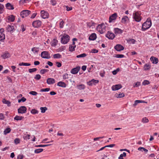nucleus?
Returning a JSON list of instances; mask_svg holds the SVG:
<instances>
[{"label": "nucleus", "instance_id": "f257e3e1", "mask_svg": "<svg viewBox=\"0 0 159 159\" xmlns=\"http://www.w3.org/2000/svg\"><path fill=\"white\" fill-rule=\"evenodd\" d=\"M152 25V22L150 18H148L146 22L142 25V30L144 31L149 28Z\"/></svg>", "mask_w": 159, "mask_h": 159}, {"label": "nucleus", "instance_id": "f03ea898", "mask_svg": "<svg viewBox=\"0 0 159 159\" xmlns=\"http://www.w3.org/2000/svg\"><path fill=\"white\" fill-rule=\"evenodd\" d=\"M141 12L140 11H134L133 13V18L137 22H139L142 19Z\"/></svg>", "mask_w": 159, "mask_h": 159}, {"label": "nucleus", "instance_id": "7ed1b4c3", "mask_svg": "<svg viewBox=\"0 0 159 159\" xmlns=\"http://www.w3.org/2000/svg\"><path fill=\"white\" fill-rule=\"evenodd\" d=\"M106 26L104 23L99 25L97 27V30L100 34H102L106 31Z\"/></svg>", "mask_w": 159, "mask_h": 159}, {"label": "nucleus", "instance_id": "20e7f679", "mask_svg": "<svg viewBox=\"0 0 159 159\" xmlns=\"http://www.w3.org/2000/svg\"><path fill=\"white\" fill-rule=\"evenodd\" d=\"M61 36V41L62 43L65 44L69 41L70 38L68 35L65 34Z\"/></svg>", "mask_w": 159, "mask_h": 159}, {"label": "nucleus", "instance_id": "39448f33", "mask_svg": "<svg viewBox=\"0 0 159 159\" xmlns=\"http://www.w3.org/2000/svg\"><path fill=\"white\" fill-rule=\"evenodd\" d=\"M41 56L42 58H43L48 59L51 58L50 54L47 51L42 52L41 53Z\"/></svg>", "mask_w": 159, "mask_h": 159}, {"label": "nucleus", "instance_id": "423d86ee", "mask_svg": "<svg viewBox=\"0 0 159 159\" xmlns=\"http://www.w3.org/2000/svg\"><path fill=\"white\" fill-rule=\"evenodd\" d=\"M31 11L28 10H24L20 12L21 16L24 18L28 16L30 14Z\"/></svg>", "mask_w": 159, "mask_h": 159}, {"label": "nucleus", "instance_id": "0eeeda50", "mask_svg": "<svg viewBox=\"0 0 159 159\" xmlns=\"http://www.w3.org/2000/svg\"><path fill=\"white\" fill-rule=\"evenodd\" d=\"M114 34L112 32L108 31L106 34V37L109 39H113L115 37Z\"/></svg>", "mask_w": 159, "mask_h": 159}, {"label": "nucleus", "instance_id": "6e6552de", "mask_svg": "<svg viewBox=\"0 0 159 159\" xmlns=\"http://www.w3.org/2000/svg\"><path fill=\"white\" fill-rule=\"evenodd\" d=\"M27 108L25 106H21L18 109V112L19 113L23 114L26 112Z\"/></svg>", "mask_w": 159, "mask_h": 159}, {"label": "nucleus", "instance_id": "1a4fd4ad", "mask_svg": "<svg viewBox=\"0 0 159 159\" xmlns=\"http://www.w3.org/2000/svg\"><path fill=\"white\" fill-rule=\"evenodd\" d=\"M41 22L40 20H36L33 22L32 25L35 28H38L41 25Z\"/></svg>", "mask_w": 159, "mask_h": 159}, {"label": "nucleus", "instance_id": "9d476101", "mask_svg": "<svg viewBox=\"0 0 159 159\" xmlns=\"http://www.w3.org/2000/svg\"><path fill=\"white\" fill-rule=\"evenodd\" d=\"M41 16L42 18L43 19H46L48 18V14L46 11H41Z\"/></svg>", "mask_w": 159, "mask_h": 159}, {"label": "nucleus", "instance_id": "9b49d317", "mask_svg": "<svg viewBox=\"0 0 159 159\" xmlns=\"http://www.w3.org/2000/svg\"><path fill=\"white\" fill-rule=\"evenodd\" d=\"M117 16V13H115L110 16L109 18V22H111L113 20H115Z\"/></svg>", "mask_w": 159, "mask_h": 159}, {"label": "nucleus", "instance_id": "f8f14e48", "mask_svg": "<svg viewBox=\"0 0 159 159\" xmlns=\"http://www.w3.org/2000/svg\"><path fill=\"white\" fill-rule=\"evenodd\" d=\"M80 69V66H77L76 67L72 69L70 71V72L72 74H75L78 73Z\"/></svg>", "mask_w": 159, "mask_h": 159}, {"label": "nucleus", "instance_id": "ddd939ff", "mask_svg": "<svg viewBox=\"0 0 159 159\" xmlns=\"http://www.w3.org/2000/svg\"><path fill=\"white\" fill-rule=\"evenodd\" d=\"M113 31L116 35L121 34L123 32L122 30L118 28H114L113 30Z\"/></svg>", "mask_w": 159, "mask_h": 159}, {"label": "nucleus", "instance_id": "4468645a", "mask_svg": "<svg viewBox=\"0 0 159 159\" xmlns=\"http://www.w3.org/2000/svg\"><path fill=\"white\" fill-rule=\"evenodd\" d=\"M99 81L94 79L92 80L91 81L87 82V84L89 86H92L95 85L96 84L98 83Z\"/></svg>", "mask_w": 159, "mask_h": 159}, {"label": "nucleus", "instance_id": "2eb2a0df", "mask_svg": "<svg viewBox=\"0 0 159 159\" xmlns=\"http://www.w3.org/2000/svg\"><path fill=\"white\" fill-rule=\"evenodd\" d=\"M115 49L118 51H120L123 50L124 49V47L122 45L117 44L114 47Z\"/></svg>", "mask_w": 159, "mask_h": 159}, {"label": "nucleus", "instance_id": "dca6fc26", "mask_svg": "<svg viewBox=\"0 0 159 159\" xmlns=\"http://www.w3.org/2000/svg\"><path fill=\"white\" fill-rule=\"evenodd\" d=\"M122 86L120 84H117L115 85H113L112 86L111 89L112 90L115 91L119 90L121 88Z\"/></svg>", "mask_w": 159, "mask_h": 159}, {"label": "nucleus", "instance_id": "f3484780", "mask_svg": "<svg viewBox=\"0 0 159 159\" xmlns=\"http://www.w3.org/2000/svg\"><path fill=\"white\" fill-rule=\"evenodd\" d=\"M47 83L49 84H53L55 83V80L53 78H48L47 80Z\"/></svg>", "mask_w": 159, "mask_h": 159}, {"label": "nucleus", "instance_id": "a211bd4d", "mask_svg": "<svg viewBox=\"0 0 159 159\" xmlns=\"http://www.w3.org/2000/svg\"><path fill=\"white\" fill-rule=\"evenodd\" d=\"M1 57L3 59H6L10 57V55L7 52H6L2 55Z\"/></svg>", "mask_w": 159, "mask_h": 159}, {"label": "nucleus", "instance_id": "6ab92c4d", "mask_svg": "<svg viewBox=\"0 0 159 159\" xmlns=\"http://www.w3.org/2000/svg\"><path fill=\"white\" fill-rule=\"evenodd\" d=\"M39 48L34 47L32 48L31 51L34 54H38V52L39 51Z\"/></svg>", "mask_w": 159, "mask_h": 159}, {"label": "nucleus", "instance_id": "aec40b11", "mask_svg": "<svg viewBox=\"0 0 159 159\" xmlns=\"http://www.w3.org/2000/svg\"><path fill=\"white\" fill-rule=\"evenodd\" d=\"M96 35L95 33H93L89 37V39L90 40H94L96 38Z\"/></svg>", "mask_w": 159, "mask_h": 159}, {"label": "nucleus", "instance_id": "412c9836", "mask_svg": "<svg viewBox=\"0 0 159 159\" xmlns=\"http://www.w3.org/2000/svg\"><path fill=\"white\" fill-rule=\"evenodd\" d=\"M27 133V132L24 133L23 136V137L24 139L26 140L29 139H30V134H28Z\"/></svg>", "mask_w": 159, "mask_h": 159}, {"label": "nucleus", "instance_id": "4be33fe9", "mask_svg": "<svg viewBox=\"0 0 159 159\" xmlns=\"http://www.w3.org/2000/svg\"><path fill=\"white\" fill-rule=\"evenodd\" d=\"M77 89L80 90H84L85 88V85L83 84H81L77 85Z\"/></svg>", "mask_w": 159, "mask_h": 159}, {"label": "nucleus", "instance_id": "5701e85b", "mask_svg": "<svg viewBox=\"0 0 159 159\" xmlns=\"http://www.w3.org/2000/svg\"><path fill=\"white\" fill-rule=\"evenodd\" d=\"M128 20L129 18L127 16H124L122 18L121 20V22L123 24H125Z\"/></svg>", "mask_w": 159, "mask_h": 159}, {"label": "nucleus", "instance_id": "b1692460", "mask_svg": "<svg viewBox=\"0 0 159 159\" xmlns=\"http://www.w3.org/2000/svg\"><path fill=\"white\" fill-rule=\"evenodd\" d=\"M6 7L7 9L9 10H13L14 9L13 5L9 3L6 4Z\"/></svg>", "mask_w": 159, "mask_h": 159}, {"label": "nucleus", "instance_id": "393cba45", "mask_svg": "<svg viewBox=\"0 0 159 159\" xmlns=\"http://www.w3.org/2000/svg\"><path fill=\"white\" fill-rule=\"evenodd\" d=\"M57 85L58 86L63 88H65L66 86L65 83L64 82L62 81H60L58 82L57 84Z\"/></svg>", "mask_w": 159, "mask_h": 159}, {"label": "nucleus", "instance_id": "a878e982", "mask_svg": "<svg viewBox=\"0 0 159 159\" xmlns=\"http://www.w3.org/2000/svg\"><path fill=\"white\" fill-rule=\"evenodd\" d=\"M14 29L13 26L8 25L7 27V30L8 32H11L13 31Z\"/></svg>", "mask_w": 159, "mask_h": 159}, {"label": "nucleus", "instance_id": "bb28decb", "mask_svg": "<svg viewBox=\"0 0 159 159\" xmlns=\"http://www.w3.org/2000/svg\"><path fill=\"white\" fill-rule=\"evenodd\" d=\"M115 96L117 98H121L125 96V94L123 93H116L115 94Z\"/></svg>", "mask_w": 159, "mask_h": 159}, {"label": "nucleus", "instance_id": "cd10ccee", "mask_svg": "<svg viewBox=\"0 0 159 159\" xmlns=\"http://www.w3.org/2000/svg\"><path fill=\"white\" fill-rule=\"evenodd\" d=\"M76 45L74 44H72L69 46V50L70 51H73L75 50Z\"/></svg>", "mask_w": 159, "mask_h": 159}, {"label": "nucleus", "instance_id": "c85d7f7f", "mask_svg": "<svg viewBox=\"0 0 159 159\" xmlns=\"http://www.w3.org/2000/svg\"><path fill=\"white\" fill-rule=\"evenodd\" d=\"M2 102L3 103L7 104V106L8 107L11 106V102L9 101L6 100L5 99H3Z\"/></svg>", "mask_w": 159, "mask_h": 159}, {"label": "nucleus", "instance_id": "c756f323", "mask_svg": "<svg viewBox=\"0 0 159 159\" xmlns=\"http://www.w3.org/2000/svg\"><path fill=\"white\" fill-rule=\"evenodd\" d=\"M151 68V65L149 64H146L145 65L144 69L145 70H149Z\"/></svg>", "mask_w": 159, "mask_h": 159}, {"label": "nucleus", "instance_id": "7c9ffc66", "mask_svg": "<svg viewBox=\"0 0 159 159\" xmlns=\"http://www.w3.org/2000/svg\"><path fill=\"white\" fill-rule=\"evenodd\" d=\"M5 34L1 33L0 34V41H3L5 39Z\"/></svg>", "mask_w": 159, "mask_h": 159}, {"label": "nucleus", "instance_id": "2f4dec72", "mask_svg": "<svg viewBox=\"0 0 159 159\" xmlns=\"http://www.w3.org/2000/svg\"><path fill=\"white\" fill-rule=\"evenodd\" d=\"M144 101L141 100H136L134 101V103L133 104L134 106H136L139 103H144Z\"/></svg>", "mask_w": 159, "mask_h": 159}, {"label": "nucleus", "instance_id": "473e14b6", "mask_svg": "<svg viewBox=\"0 0 159 159\" xmlns=\"http://www.w3.org/2000/svg\"><path fill=\"white\" fill-rule=\"evenodd\" d=\"M8 20L11 22H13L15 20L14 16L13 15H11L8 17Z\"/></svg>", "mask_w": 159, "mask_h": 159}, {"label": "nucleus", "instance_id": "72a5a7b5", "mask_svg": "<svg viewBox=\"0 0 159 159\" xmlns=\"http://www.w3.org/2000/svg\"><path fill=\"white\" fill-rule=\"evenodd\" d=\"M54 59H60L61 58V55L59 53L55 54L53 55Z\"/></svg>", "mask_w": 159, "mask_h": 159}, {"label": "nucleus", "instance_id": "f704fd0d", "mask_svg": "<svg viewBox=\"0 0 159 159\" xmlns=\"http://www.w3.org/2000/svg\"><path fill=\"white\" fill-rule=\"evenodd\" d=\"M87 26L89 28H90L91 27L93 28V26H94V25H95V24L93 22H90L87 23Z\"/></svg>", "mask_w": 159, "mask_h": 159}, {"label": "nucleus", "instance_id": "c9c22d12", "mask_svg": "<svg viewBox=\"0 0 159 159\" xmlns=\"http://www.w3.org/2000/svg\"><path fill=\"white\" fill-rule=\"evenodd\" d=\"M58 43V41L57 39H53L52 42V46H55L57 45Z\"/></svg>", "mask_w": 159, "mask_h": 159}, {"label": "nucleus", "instance_id": "e433bc0d", "mask_svg": "<svg viewBox=\"0 0 159 159\" xmlns=\"http://www.w3.org/2000/svg\"><path fill=\"white\" fill-rule=\"evenodd\" d=\"M24 118V117L23 116H16L14 117V119L15 120H22V119Z\"/></svg>", "mask_w": 159, "mask_h": 159}, {"label": "nucleus", "instance_id": "4c0bfd02", "mask_svg": "<svg viewBox=\"0 0 159 159\" xmlns=\"http://www.w3.org/2000/svg\"><path fill=\"white\" fill-rule=\"evenodd\" d=\"M19 65L20 66H29L30 65V64L27 63L21 62L19 63Z\"/></svg>", "mask_w": 159, "mask_h": 159}, {"label": "nucleus", "instance_id": "58836bf2", "mask_svg": "<svg viewBox=\"0 0 159 159\" xmlns=\"http://www.w3.org/2000/svg\"><path fill=\"white\" fill-rule=\"evenodd\" d=\"M43 151V149L42 148H39L35 149L34 151V152L35 153H39L42 152Z\"/></svg>", "mask_w": 159, "mask_h": 159}, {"label": "nucleus", "instance_id": "ea45409f", "mask_svg": "<svg viewBox=\"0 0 159 159\" xmlns=\"http://www.w3.org/2000/svg\"><path fill=\"white\" fill-rule=\"evenodd\" d=\"M113 57L116 58H121L123 57L124 56L123 54H115Z\"/></svg>", "mask_w": 159, "mask_h": 159}, {"label": "nucleus", "instance_id": "a19ab883", "mask_svg": "<svg viewBox=\"0 0 159 159\" xmlns=\"http://www.w3.org/2000/svg\"><path fill=\"white\" fill-rule=\"evenodd\" d=\"M126 156V153L125 152H123L122 154H121L118 157V159H124L123 157H125Z\"/></svg>", "mask_w": 159, "mask_h": 159}, {"label": "nucleus", "instance_id": "79ce46f5", "mask_svg": "<svg viewBox=\"0 0 159 159\" xmlns=\"http://www.w3.org/2000/svg\"><path fill=\"white\" fill-rule=\"evenodd\" d=\"M49 70L46 69H43L40 70V73L41 74H43L45 73L48 72Z\"/></svg>", "mask_w": 159, "mask_h": 159}, {"label": "nucleus", "instance_id": "37998d69", "mask_svg": "<svg viewBox=\"0 0 159 159\" xmlns=\"http://www.w3.org/2000/svg\"><path fill=\"white\" fill-rule=\"evenodd\" d=\"M51 144H46V145H42L40 144L37 145L35 146V147H47L50 145H51Z\"/></svg>", "mask_w": 159, "mask_h": 159}, {"label": "nucleus", "instance_id": "c03bdc74", "mask_svg": "<svg viewBox=\"0 0 159 159\" xmlns=\"http://www.w3.org/2000/svg\"><path fill=\"white\" fill-rule=\"evenodd\" d=\"M11 129L10 128H7L4 131V134H6L9 133L11 131Z\"/></svg>", "mask_w": 159, "mask_h": 159}, {"label": "nucleus", "instance_id": "a18cd8bd", "mask_svg": "<svg viewBox=\"0 0 159 159\" xmlns=\"http://www.w3.org/2000/svg\"><path fill=\"white\" fill-rule=\"evenodd\" d=\"M40 109L41 110V112L42 113H44L47 110V108L46 107H41Z\"/></svg>", "mask_w": 159, "mask_h": 159}, {"label": "nucleus", "instance_id": "49530a36", "mask_svg": "<svg viewBox=\"0 0 159 159\" xmlns=\"http://www.w3.org/2000/svg\"><path fill=\"white\" fill-rule=\"evenodd\" d=\"M87 56V55L84 53H82V54L77 55L76 56V57L77 58H79V57H85Z\"/></svg>", "mask_w": 159, "mask_h": 159}, {"label": "nucleus", "instance_id": "de8ad7c7", "mask_svg": "<svg viewBox=\"0 0 159 159\" xmlns=\"http://www.w3.org/2000/svg\"><path fill=\"white\" fill-rule=\"evenodd\" d=\"M14 143L16 144H17L20 142V140L19 138H16L14 140Z\"/></svg>", "mask_w": 159, "mask_h": 159}, {"label": "nucleus", "instance_id": "09e8293b", "mask_svg": "<svg viewBox=\"0 0 159 159\" xmlns=\"http://www.w3.org/2000/svg\"><path fill=\"white\" fill-rule=\"evenodd\" d=\"M37 70V69L36 68H33L32 69H29V72L30 73H32L34 72Z\"/></svg>", "mask_w": 159, "mask_h": 159}, {"label": "nucleus", "instance_id": "8fccbe9b", "mask_svg": "<svg viewBox=\"0 0 159 159\" xmlns=\"http://www.w3.org/2000/svg\"><path fill=\"white\" fill-rule=\"evenodd\" d=\"M61 21L59 24V26L60 28H63L64 26V22L62 20H61Z\"/></svg>", "mask_w": 159, "mask_h": 159}, {"label": "nucleus", "instance_id": "3c124183", "mask_svg": "<svg viewBox=\"0 0 159 159\" xmlns=\"http://www.w3.org/2000/svg\"><path fill=\"white\" fill-rule=\"evenodd\" d=\"M63 78L64 79H66L69 78V75L67 73H65L63 75Z\"/></svg>", "mask_w": 159, "mask_h": 159}, {"label": "nucleus", "instance_id": "603ef678", "mask_svg": "<svg viewBox=\"0 0 159 159\" xmlns=\"http://www.w3.org/2000/svg\"><path fill=\"white\" fill-rule=\"evenodd\" d=\"M31 112L33 114H38V111L35 109H33L31 110Z\"/></svg>", "mask_w": 159, "mask_h": 159}, {"label": "nucleus", "instance_id": "864d4df0", "mask_svg": "<svg viewBox=\"0 0 159 159\" xmlns=\"http://www.w3.org/2000/svg\"><path fill=\"white\" fill-rule=\"evenodd\" d=\"M4 7V6L2 4L0 3V13H2V11Z\"/></svg>", "mask_w": 159, "mask_h": 159}, {"label": "nucleus", "instance_id": "5fc2aeb1", "mask_svg": "<svg viewBox=\"0 0 159 159\" xmlns=\"http://www.w3.org/2000/svg\"><path fill=\"white\" fill-rule=\"evenodd\" d=\"M50 90V88H47L45 89H42L40 90V92H48Z\"/></svg>", "mask_w": 159, "mask_h": 159}, {"label": "nucleus", "instance_id": "6e6d98bb", "mask_svg": "<svg viewBox=\"0 0 159 159\" xmlns=\"http://www.w3.org/2000/svg\"><path fill=\"white\" fill-rule=\"evenodd\" d=\"M142 121L143 123H146L148 122V120L146 118L144 117L142 119Z\"/></svg>", "mask_w": 159, "mask_h": 159}, {"label": "nucleus", "instance_id": "4d7b16f0", "mask_svg": "<svg viewBox=\"0 0 159 159\" xmlns=\"http://www.w3.org/2000/svg\"><path fill=\"white\" fill-rule=\"evenodd\" d=\"M29 93L34 96L38 94V93L34 91H31L29 92Z\"/></svg>", "mask_w": 159, "mask_h": 159}, {"label": "nucleus", "instance_id": "13d9d810", "mask_svg": "<svg viewBox=\"0 0 159 159\" xmlns=\"http://www.w3.org/2000/svg\"><path fill=\"white\" fill-rule=\"evenodd\" d=\"M150 83L147 80H144L143 82V84L144 85H148Z\"/></svg>", "mask_w": 159, "mask_h": 159}, {"label": "nucleus", "instance_id": "bf43d9fd", "mask_svg": "<svg viewBox=\"0 0 159 159\" xmlns=\"http://www.w3.org/2000/svg\"><path fill=\"white\" fill-rule=\"evenodd\" d=\"M50 3L52 5L55 6L56 4V0H51Z\"/></svg>", "mask_w": 159, "mask_h": 159}, {"label": "nucleus", "instance_id": "052dcab7", "mask_svg": "<svg viewBox=\"0 0 159 159\" xmlns=\"http://www.w3.org/2000/svg\"><path fill=\"white\" fill-rule=\"evenodd\" d=\"M41 76L39 75H36L34 77V79L37 80H39L41 78Z\"/></svg>", "mask_w": 159, "mask_h": 159}, {"label": "nucleus", "instance_id": "680f3d73", "mask_svg": "<svg viewBox=\"0 0 159 159\" xmlns=\"http://www.w3.org/2000/svg\"><path fill=\"white\" fill-rule=\"evenodd\" d=\"M135 41H136L134 39H130L129 40V42L130 43H131L132 44L134 43Z\"/></svg>", "mask_w": 159, "mask_h": 159}, {"label": "nucleus", "instance_id": "e2e57ef3", "mask_svg": "<svg viewBox=\"0 0 159 159\" xmlns=\"http://www.w3.org/2000/svg\"><path fill=\"white\" fill-rule=\"evenodd\" d=\"M140 85V83L139 82H136L134 85V87H137L139 86Z\"/></svg>", "mask_w": 159, "mask_h": 159}, {"label": "nucleus", "instance_id": "0e129e2a", "mask_svg": "<svg viewBox=\"0 0 159 159\" xmlns=\"http://www.w3.org/2000/svg\"><path fill=\"white\" fill-rule=\"evenodd\" d=\"M24 157L23 155H19L17 157V159H23Z\"/></svg>", "mask_w": 159, "mask_h": 159}, {"label": "nucleus", "instance_id": "69168bd1", "mask_svg": "<svg viewBox=\"0 0 159 159\" xmlns=\"http://www.w3.org/2000/svg\"><path fill=\"white\" fill-rule=\"evenodd\" d=\"M56 65L58 67H60L61 66V64L60 62H56Z\"/></svg>", "mask_w": 159, "mask_h": 159}, {"label": "nucleus", "instance_id": "338daca9", "mask_svg": "<svg viewBox=\"0 0 159 159\" xmlns=\"http://www.w3.org/2000/svg\"><path fill=\"white\" fill-rule=\"evenodd\" d=\"M4 119V115L2 113L0 114V120H2Z\"/></svg>", "mask_w": 159, "mask_h": 159}, {"label": "nucleus", "instance_id": "774afa93", "mask_svg": "<svg viewBox=\"0 0 159 159\" xmlns=\"http://www.w3.org/2000/svg\"><path fill=\"white\" fill-rule=\"evenodd\" d=\"M87 68V66H86L84 65L82 66L81 69L82 70L84 71L86 70Z\"/></svg>", "mask_w": 159, "mask_h": 159}]
</instances>
